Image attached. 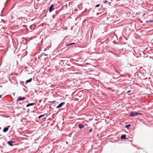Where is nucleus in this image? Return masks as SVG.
I'll use <instances>...</instances> for the list:
<instances>
[{
	"instance_id": "obj_1",
	"label": "nucleus",
	"mask_w": 153,
	"mask_h": 153,
	"mask_svg": "<svg viewBox=\"0 0 153 153\" xmlns=\"http://www.w3.org/2000/svg\"><path fill=\"white\" fill-rule=\"evenodd\" d=\"M106 10L105 9L103 8L100 9L99 10V12L97 13V15L101 14V15H104L106 14Z\"/></svg>"
},
{
	"instance_id": "obj_10",
	"label": "nucleus",
	"mask_w": 153,
	"mask_h": 153,
	"mask_svg": "<svg viewBox=\"0 0 153 153\" xmlns=\"http://www.w3.org/2000/svg\"><path fill=\"white\" fill-rule=\"evenodd\" d=\"M32 81V78H31L30 79H28L26 81V84H27V83L30 82Z\"/></svg>"
},
{
	"instance_id": "obj_20",
	"label": "nucleus",
	"mask_w": 153,
	"mask_h": 153,
	"mask_svg": "<svg viewBox=\"0 0 153 153\" xmlns=\"http://www.w3.org/2000/svg\"><path fill=\"white\" fill-rule=\"evenodd\" d=\"M44 55L45 56H47V55L46 54H44Z\"/></svg>"
},
{
	"instance_id": "obj_14",
	"label": "nucleus",
	"mask_w": 153,
	"mask_h": 153,
	"mask_svg": "<svg viewBox=\"0 0 153 153\" xmlns=\"http://www.w3.org/2000/svg\"><path fill=\"white\" fill-rule=\"evenodd\" d=\"M75 44L74 43H70V44H67V46H68V45H72V44Z\"/></svg>"
},
{
	"instance_id": "obj_3",
	"label": "nucleus",
	"mask_w": 153,
	"mask_h": 153,
	"mask_svg": "<svg viewBox=\"0 0 153 153\" xmlns=\"http://www.w3.org/2000/svg\"><path fill=\"white\" fill-rule=\"evenodd\" d=\"M10 126H8L4 128L3 130V131L4 132H6L8 130L9 128L10 127Z\"/></svg>"
},
{
	"instance_id": "obj_7",
	"label": "nucleus",
	"mask_w": 153,
	"mask_h": 153,
	"mask_svg": "<svg viewBox=\"0 0 153 153\" xmlns=\"http://www.w3.org/2000/svg\"><path fill=\"white\" fill-rule=\"evenodd\" d=\"M13 142L12 141H9L7 142L8 144L10 146H12L13 145Z\"/></svg>"
},
{
	"instance_id": "obj_4",
	"label": "nucleus",
	"mask_w": 153,
	"mask_h": 153,
	"mask_svg": "<svg viewBox=\"0 0 153 153\" xmlns=\"http://www.w3.org/2000/svg\"><path fill=\"white\" fill-rule=\"evenodd\" d=\"M65 104V102H62L61 103L56 107V108H57L61 107L63 105Z\"/></svg>"
},
{
	"instance_id": "obj_12",
	"label": "nucleus",
	"mask_w": 153,
	"mask_h": 153,
	"mask_svg": "<svg viewBox=\"0 0 153 153\" xmlns=\"http://www.w3.org/2000/svg\"><path fill=\"white\" fill-rule=\"evenodd\" d=\"M126 135H123L121 136V138L122 139H124L126 137Z\"/></svg>"
},
{
	"instance_id": "obj_17",
	"label": "nucleus",
	"mask_w": 153,
	"mask_h": 153,
	"mask_svg": "<svg viewBox=\"0 0 153 153\" xmlns=\"http://www.w3.org/2000/svg\"><path fill=\"white\" fill-rule=\"evenodd\" d=\"M2 21L4 23H5V21L3 19H2Z\"/></svg>"
},
{
	"instance_id": "obj_11",
	"label": "nucleus",
	"mask_w": 153,
	"mask_h": 153,
	"mask_svg": "<svg viewBox=\"0 0 153 153\" xmlns=\"http://www.w3.org/2000/svg\"><path fill=\"white\" fill-rule=\"evenodd\" d=\"M45 115H46V116H47V114H43V115H40L39 116V117H38V118H40L41 117H44Z\"/></svg>"
},
{
	"instance_id": "obj_2",
	"label": "nucleus",
	"mask_w": 153,
	"mask_h": 153,
	"mask_svg": "<svg viewBox=\"0 0 153 153\" xmlns=\"http://www.w3.org/2000/svg\"><path fill=\"white\" fill-rule=\"evenodd\" d=\"M138 114H142L141 113H140L137 112H131L130 113V116L131 117L137 115Z\"/></svg>"
},
{
	"instance_id": "obj_18",
	"label": "nucleus",
	"mask_w": 153,
	"mask_h": 153,
	"mask_svg": "<svg viewBox=\"0 0 153 153\" xmlns=\"http://www.w3.org/2000/svg\"><path fill=\"white\" fill-rule=\"evenodd\" d=\"M131 90H129L127 91V93H129L130 92H131Z\"/></svg>"
},
{
	"instance_id": "obj_8",
	"label": "nucleus",
	"mask_w": 153,
	"mask_h": 153,
	"mask_svg": "<svg viewBox=\"0 0 153 153\" xmlns=\"http://www.w3.org/2000/svg\"><path fill=\"white\" fill-rule=\"evenodd\" d=\"M84 126L82 124H80L79 125V127L80 129H82L84 128Z\"/></svg>"
},
{
	"instance_id": "obj_15",
	"label": "nucleus",
	"mask_w": 153,
	"mask_h": 153,
	"mask_svg": "<svg viewBox=\"0 0 153 153\" xmlns=\"http://www.w3.org/2000/svg\"><path fill=\"white\" fill-rule=\"evenodd\" d=\"M100 6V4H97L95 6L96 7H98Z\"/></svg>"
},
{
	"instance_id": "obj_6",
	"label": "nucleus",
	"mask_w": 153,
	"mask_h": 153,
	"mask_svg": "<svg viewBox=\"0 0 153 153\" xmlns=\"http://www.w3.org/2000/svg\"><path fill=\"white\" fill-rule=\"evenodd\" d=\"M25 97H23L22 98H21L20 97H19L18 98V99L17 100V101H20L21 100H25Z\"/></svg>"
},
{
	"instance_id": "obj_5",
	"label": "nucleus",
	"mask_w": 153,
	"mask_h": 153,
	"mask_svg": "<svg viewBox=\"0 0 153 153\" xmlns=\"http://www.w3.org/2000/svg\"><path fill=\"white\" fill-rule=\"evenodd\" d=\"M54 5H52L49 8V11L50 12H51L52 10H54L53 7Z\"/></svg>"
},
{
	"instance_id": "obj_19",
	"label": "nucleus",
	"mask_w": 153,
	"mask_h": 153,
	"mask_svg": "<svg viewBox=\"0 0 153 153\" xmlns=\"http://www.w3.org/2000/svg\"><path fill=\"white\" fill-rule=\"evenodd\" d=\"M2 97V95H0V98H1Z\"/></svg>"
},
{
	"instance_id": "obj_9",
	"label": "nucleus",
	"mask_w": 153,
	"mask_h": 153,
	"mask_svg": "<svg viewBox=\"0 0 153 153\" xmlns=\"http://www.w3.org/2000/svg\"><path fill=\"white\" fill-rule=\"evenodd\" d=\"M34 105H35L34 103H30V104H27V105L26 107H28L30 106Z\"/></svg>"
},
{
	"instance_id": "obj_21",
	"label": "nucleus",
	"mask_w": 153,
	"mask_h": 153,
	"mask_svg": "<svg viewBox=\"0 0 153 153\" xmlns=\"http://www.w3.org/2000/svg\"><path fill=\"white\" fill-rule=\"evenodd\" d=\"M107 2V1H105L104 2V3H106Z\"/></svg>"
},
{
	"instance_id": "obj_16",
	"label": "nucleus",
	"mask_w": 153,
	"mask_h": 153,
	"mask_svg": "<svg viewBox=\"0 0 153 153\" xmlns=\"http://www.w3.org/2000/svg\"><path fill=\"white\" fill-rule=\"evenodd\" d=\"M92 128L90 129L89 130V132H91V131H92Z\"/></svg>"
},
{
	"instance_id": "obj_13",
	"label": "nucleus",
	"mask_w": 153,
	"mask_h": 153,
	"mask_svg": "<svg viewBox=\"0 0 153 153\" xmlns=\"http://www.w3.org/2000/svg\"><path fill=\"white\" fill-rule=\"evenodd\" d=\"M130 126H131V125L130 124H128V125H126L125 127L126 128H128Z\"/></svg>"
}]
</instances>
